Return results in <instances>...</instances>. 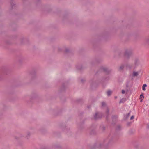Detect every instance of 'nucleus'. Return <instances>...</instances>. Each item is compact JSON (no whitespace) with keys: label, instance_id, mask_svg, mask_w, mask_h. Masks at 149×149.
<instances>
[{"label":"nucleus","instance_id":"f257e3e1","mask_svg":"<svg viewBox=\"0 0 149 149\" xmlns=\"http://www.w3.org/2000/svg\"><path fill=\"white\" fill-rule=\"evenodd\" d=\"M138 74L139 72H138L134 71L133 72L132 75L133 76H136L138 75Z\"/></svg>","mask_w":149,"mask_h":149},{"label":"nucleus","instance_id":"f03ea898","mask_svg":"<svg viewBox=\"0 0 149 149\" xmlns=\"http://www.w3.org/2000/svg\"><path fill=\"white\" fill-rule=\"evenodd\" d=\"M147 86L146 84H144L142 86V90L143 91H145L146 90L145 87H146Z\"/></svg>","mask_w":149,"mask_h":149},{"label":"nucleus","instance_id":"7ed1b4c3","mask_svg":"<svg viewBox=\"0 0 149 149\" xmlns=\"http://www.w3.org/2000/svg\"><path fill=\"white\" fill-rule=\"evenodd\" d=\"M144 98V96H143V95L142 94H141L140 96V99L141 100V102H142V100H143V99Z\"/></svg>","mask_w":149,"mask_h":149},{"label":"nucleus","instance_id":"20e7f679","mask_svg":"<svg viewBox=\"0 0 149 149\" xmlns=\"http://www.w3.org/2000/svg\"><path fill=\"white\" fill-rule=\"evenodd\" d=\"M112 92L110 90H108L107 92V94L108 95H110L112 93Z\"/></svg>","mask_w":149,"mask_h":149},{"label":"nucleus","instance_id":"39448f33","mask_svg":"<svg viewBox=\"0 0 149 149\" xmlns=\"http://www.w3.org/2000/svg\"><path fill=\"white\" fill-rule=\"evenodd\" d=\"M99 113H96L95 115V118H97L99 117H98V116H99Z\"/></svg>","mask_w":149,"mask_h":149},{"label":"nucleus","instance_id":"423d86ee","mask_svg":"<svg viewBox=\"0 0 149 149\" xmlns=\"http://www.w3.org/2000/svg\"><path fill=\"white\" fill-rule=\"evenodd\" d=\"M125 91L124 90H122V94H124L125 93Z\"/></svg>","mask_w":149,"mask_h":149},{"label":"nucleus","instance_id":"0eeeda50","mask_svg":"<svg viewBox=\"0 0 149 149\" xmlns=\"http://www.w3.org/2000/svg\"><path fill=\"white\" fill-rule=\"evenodd\" d=\"M134 118V116H132L131 117L130 119L131 120L133 119Z\"/></svg>","mask_w":149,"mask_h":149},{"label":"nucleus","instance_id":"6e6552de","mask_svg":"<svg viewBox=\"0 0 149 149\" xmlns=\"http://www.w3.org/2000/svg\"><path fill=\"white\" fill-rule=\"evenodd\" d=\"M102 105L104 106L105 104V103L104 102H102Z\"/></svg>","mask_w":149,"mask_h":149},{"label":"nucleus","instance_id":"1a4fd4ad","mask_svg":"<svg viewBox=\"0 0 149 149\" xmlns=\"http://www.w3.org/2000/svg\"><path fill=\"white\" fill-rule=\"evenodd\" d=\"M129 114H130V113L128 114V116L129 115Z\"/></svg>","mask_w":149,"mask_h":149}]
</instances>
